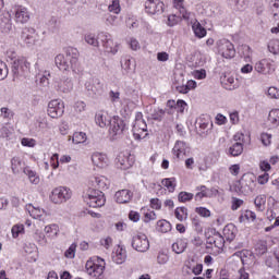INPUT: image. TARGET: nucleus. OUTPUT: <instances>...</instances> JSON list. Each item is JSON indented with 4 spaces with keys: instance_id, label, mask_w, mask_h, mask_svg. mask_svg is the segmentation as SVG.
I'll list each match as a JSON object with an SVG mask.
<instances>
[{
    "instance_id": "nucleus-1",
    "label": "nucleus",
    "mask_w": 279,
    "mask_h": 279,
    "mask_svg": "<svg viewBox=\"0 0 279 279\" xmlns=\"http://www.w3.org/2000/svg\"><path fill=\"white\" fill-rule=\"evenodd\" d=\"M54 64L60 71H77L80 66V51L77 48L69 47L64 54H58L54 58Z\"/></svg>"
},
{
    "instance_id": "nucleus-2",
    "label": "nucleus",
    "mask_w": 279,
    "mask_h": 279,
    "mask_svg": "<svg viewBox=\"0 0 279 279\" xmlns=\"http://www.w3.org/2000/svg\"><path fill=\"white\" fill-rule=\"evenodd\" d=\"M85 202L90 208H101V206L106 205V197L101 190L89 189L85 196Z\"/></svg>"
},
{
    "instance_id": "nucleus-3",
    "label": "nucleus",
    "mask_w": 279,
    "mask_h": 279,
    "mask_svg": "<svg viewBox=\"0 0 279 279\" xmlns=\"http://www.w3.org/2000/svg\"><path fill=\"white\" fill-rule=\"evenodd\" d=\"M12 74L13 80H16V77H27L29 74V62H27V59H15L12 62Z\"/></svg>"
},
{
    "instance_id": "nucleus-4",
    "label": "nucleus",
    "mask_w": 279,
    "mask_h": 279,
    "mask_svg": "<svg viewBox=\"0 0 279 279\" xmlns=\"http://www.w3.org/2000/svg\"><path fill=\"white\" fill-rule=\"evenodd\" d=\"M73 195L71 189L65 186H59L52 190L50 194V201L52 204H64V202H69Z\"/></svg>"
},
{
    "instance_id": "nucleus-5",
    "label": "nucleus",
    "mask_w": 279,
    "mask_h": 279,
    "mask_svg": "<svg viewBox=\"0 0 279 279\" xmlns=\"http://www.w3.org/2000/svg\"><path fill=\"white\" fill-rule=\"evenodd\" d=\"M85 267L89 276L99 278L106 269V262L101 257H96L94 260H87Z\"/></svg>"
},
{
    "instance_id": "nucleus-6",
    "label": "nucleus",
    "mask_w": 279,
    "mask_h": 279,
    "mask_svg": "<svg viewBox=\"0 0 279 279\" xmlns=\"http://www.w3.org/2000/svg\"><path fill=\"white\" fill-rule=\"evenodd\" d=\"M147 123L143 120V113H136L135 122L133 124V136L136 141L145 138L147 136ZM145 134V135H143Z\"/></svg>"
},
{
    "instance_id": "nucleus-7",
    "label": "nucleus",
    "mask_w": 279,
    "mask_h": 279,
    "mask_svg": "<svg viewBox=\"0 0 279 279\" xmlns=\"http://www.w3.org/2000/svg\"><path fill=\"white\" fill-rule=\"evenodd\" d=\"M98 40H100L105 51L114 56L119 52V44H114L112 36L108 33L98 34Z\"/></svg>"
},
{
    "instance_id": "nucleus-8",
    "label": "nucleus",
    "mask_w": 279,
    "mask_h": 279,
    "mask_svg": "<svg viewBox=\"0 0 279 279\" xmlns=\"http://www.w3.org/2000/svg\"><path fill=\"white\" fill-rule=\"evenodd\" d=\"M218 53L226 58L227 60L230 58H234L236 50L234 49V45L230 43L228 39H220L217 41Z\"/></svg>"
},
{
    "instance_id": "nucleus-9",
    "label": "nucleus",
    "mask_w": 279,
    "mask_h": 279,
    "mask_svg": "<svg viewBox=\"0 0 279 279\" xmlns=\"http://www.w3.org/2000/svg\"><path fill=\"white\" fill-rule=\"evenodd\" d=\"M85 90H87L88 95L92 97H99V95L104 93V84L99 78L89 77L85 82Z\"/></svg>"
},
{
    "instance_id": "nucleus-10",
    "label": "nucleus",
    "mask_w": 279,
    "mask_h": 279,
    "mask_svg": "<svg viewBox=\"0 0 279 279\" xmlns=\"http://www.w3.org/2000/svg\"><path fill=\"white\" fill-rule=\"evenodd\" d=\"M109 125H110L109 132L113 136H121V134H123V132L128 130V125L125 124V121H123V119H121L119 116H114L111 119Z\"/></svg>"
},
{
    "instance_id": "nucleus-11",
    "label": "nucleus",
    "mask_w": 279,
    "mask_h": 279,
    "mask_svg": "<svg viewBox=\"0 0 279 279\" xmlns=\"http://www.w3.org/2000/svg\"><path fill=\"white\" fill-rule=\"evenodd\" d=\"M88 186L95 191H106L110 186V180L104 175H93L88 180Z\"/></svg>"
},
{
    "instance_id": "nucleus-12",
    "label": "nucleus",
    "mask_w": 279,
    "mask_h": 279,
    "mask_svg": "<svg viewBox=\"0 0 279 279\" xmlns=\"http://www.w3.org/2000/svg\"><path fill=\"white\" fill-rule=\"evenodd\" d=\"M132 247L136 252H147L149 250V240L145 233H137L132 239Z\"/></svg>"
},
{
    "instance_id": "nucleus-13",
    "label": "nucleus",
    "mask_w": 279,
    "mask_h": 279,
    "mask_svg": "<svg viewBox=\"0 0 279 279\" xmlns=\"http://www.w3.org/2000/svg\"><path fill=\"white\" fill-rule=\"evenodd\" d=\"M48 114L51 119H59V117H62V114H64V102L59 99L51 100L48 104Z\"/></svg>"
},
{
    "instance_id": "nucleus-14",
    "label": "nucleus",
    "mask_w": 279,
    "mask_h": 279,
    "mask_svg": "<svg viewBox=\"0 0 279 279\" xmlns=\"http://www.w3.org/2000/svg\"><path fill=\"white\" fill-rule=\"evenodd\" d=\"M21 38L25 45L32 47L36 45V40H38V33L32 27H25L22 31Z\"/></svg>"
},
{
    "instance_id": "nucleus-15",
    "label": "nucleus",
    "mask_w": 279,
    "mask_h": 279,
    "mask_svg": "<svg viewBox=\"0 0 279 279\" xmlns=\"http://www.w3.org/2000/svg\"><path fill=\"white\" fill-rule=\"evenodd\" d=\"M145 10L147 14H162L165 12V3L160 0H147Z\"/></svg>"
},
{
    "instance_id": "nucleus-16",
    "label": "nucleus",
    "mask_w": 279,
    "mask_h": 279,
    "mask_svg": "<svg viewBox=\"0 0 279 279\" xmlns=\"http://www.w3.org/2000/svg\"><path fill=\"white\" fill-rule=\"evenodd\" d=\"M14 16L15 23H20L21 25H25V23L29 22V11L23 5L14 8Z\"/></svg>"
},
{
    "instance_id": "nucleus-17",
    "label": "nucleus",
    "mask_w": 279,
    "mask_h": 279,
    "mask_svg": "<svg viewBox=\"0 0 279 279\" xmlns=\"http://www.w3.org/2000/svg\"><path fill=\"white\" fill-rule=\"evenodd\" d=\"M54 88L58 93H71L73 90V81L71 78H57Z\"/></svg>"
},
{
    "instance_id": "nucleus-18",
    "label": "nucleus",
    "mask_w": 279,
    "mask_h": 279,
    "mask_svg": "<svg viewBox=\"0 0 279 279\" xmlns=\"http://www.w3.org/2000/svg\"><path fill=\"white\" fill-rule=\"evenodd\" d=\"M116 165L118 169L126 170L134 165V161L130 159L129 153H120L116 158Z\"/></svg>"
},
{
    "instance_id": "nucleus-19",
    "label": "nucleus",
    "mask_w": 279,
    "mask_h": 279,
    "mask_svg": "<svg viewBox=\"0 0 279 279\" xmlns=\"http://www.w3.org/2000/svg\"><path fill=\"white\" fill-rule=\"evenodd\" d=\"M198 123V131L201 132L202 136H208V132L213 130V121L210 120V117L206 116L203 118H199L197 120Z\"/></svg>"
},
{
    "instance_id": "nucleus-20",
    "label": "nucleus",
    "mask_w": 279,
    "mask_h": 279,
    "mask_svg": "<svg viewBox=\"0 0 279 279\" xmlns=\"http://www.w3.org/2000/svg\"><path fill=\"white\" fill-rule=\"evenodd\" d=\"M172 151L177 156V158H182V156H189L191 147H189V144H186V142L177 141L174 147L172 148Z\"/></svg>"
},
{
    "instance_id": "nucleus-21",
    "label": "nucleus",
    "mask_w": 279,
    "mask_h": 279,
    "mask_svg": "<svg viewBox=\"0 0 279 279\" xmlns=\"http://www.w3.org/2000/svg\"><path fill=\"white\" fill-rule=\"evenodd\" d=\"M0 32L2 34L12 32V15L8 12L0 15Z\"/></svg>"
},
{
    "instance_id": "nucleus-22",
    "label": "nucleus",
    "mask_w": 279,
    "mask_h": 279,
    "mask_svg": "<svg viewBox=\"0 0 279 279\" xmlns=\"http://www.w3.org/2000/svg\"><path fill=\"white\" fill-rule=\"evenodd\" d=\"M255 71L257 73H262L263 75H269V73L274 72V65L267 59H263L255 64Z\"/></svg>"
},
{
    "instance_id": "nucleus-23",
    "label": "nucleus",
    "mask_w": 279,
    "mask_h": 279,
    "mask_svg": "<svg viewBox=\"0 0 279 279\" xmlns=\"http://www.w3.org/2000/svg\"><path fill=\"white\" fill-rule=\"evenodd\" d=\"M134 197V193L130 190H120L116 193V202L118 204H130Z\"/></svg>"
},
{
    "instance_id": "nucleus-24",
    "label": "nucleus",
    "mask_w": 279,
    "mask_h": 279,
    "mask_svg": "<svg viewBox=\"0 0 279 279\" xmlns=\"http://www.w3.org/2000/svg\"><path fill=\"white\" fill-rule=\"evenodd\" d=\"M92 161L96 167L104 169V167L108 166V156L102 153H94L92 155Z\"/></svg>"
},
{
    "instance_id": "nucleus-25",
    "label": "nucleus",
    "mask_w": 279,
    "mask_h": 279,
    "mask_svg": "<svg viewBox=\"0 0 279 279\" xmlns=\"http://www.w3.org/2000/svg\"><path fill=\"white\" fill-rule=\"evenodd\" d=\"M95 121L99 128H106V125H110V117L106 111H98L95 116Z\"/></svg>"
},
{
    "instance_id": "nucleus-26",
    "label": "nucleus",
    "mask_w": 279,
    "mask_h": 279,
    "mask_svg": "<svg viewBox=\"0 0 279 279\" xmlns=\"http://www.w3.org/2000/svg\"><path fill=\"white\" fill-rule=\"evenodd\" d=\"M223 239L226 241H228L229 243H232V241H234L235 236H236V228L234 227V225H227L223 228Z\"/></svg>"
},
{
    "instance_id": "nucleus-27",
    "label": "nucleus",
    "mask_w": 279,
    "mask_h": 279,
    "mask_svg": "<svg viewBox=\"0 0 279 279\" xmlns=\"http://www.w3.org/2000/svg\"><path fill=\"white\" fill-rule=\"evenodd\" d=\"M26 210L29 213V215H31V217H33V219H43L44 215H47V216L51 215L50 213H47V210L36 208L33 205L26 206Z\"/></svg>"
},
{
    "instance_id": "nucleus-28",
    "label": "nucleus",
    "mask_w": 279,
    "mask_h": 279,
    "mask_svg": "<svg viewBox=\"0 0 279 279\" xmlns=\"http://www.w3.org/2000/svg\"><path fill=\"white\" fill-rule=\"evenodd\" d=\"M189 243L184 239H178L173 244H172V252L174 254H184Z\"/></svg>"
},
{
    "instance_id": "nucleus-29",
    "label": "nucleus",
    "mask_w": 279,
    "mask_h": 279,
    "mask_svg": "<svg viewBox=\"0 0 279 279\" xmlns=\"http://www.w3.org/2000/svg\"><path fill=\"white\" fill-rule=\"evenodd\" d=\"M125 258H128V255L125 254V250L123 248L117 250L116 253L112 255V260L117 265H123V263H125Z\"/></svg>"
},
{
    "instance_id": "nucleus-30",
    "label": "nucleus",
    "mask_w": 279,
    "mask_h": 279,
    "mask_svg": "<svg viewBox=\"0 0 279 279\" xmlns=\"http://www.w3.org/2000/svg\"><path fill=\"white\" fill-rule=\"evenodd\" d=\"M230 156L236 157L241 156L243 154V143L235 142L230 148H229Z\"/></svg>"
},
{
    "instance_id": "nucleus-31",
    "label": "nucleus",
    "mask_w": 279,
    "mask_h": 279,
    "mask_svg": "<svg viewBox=\"0 0 279 279\" xmlns=\"http://www.w3.org/2000/svg\"><path fill=\"white\" fill-rule=\"evenodd\" d=\"M11 169L15 175L19 174L20 171H23V162L21 161V158L13 157L11 159Z\"/></svg>"
},
{
    "instance_id": "nucleus-32",
    "label": "nucleus",
    "mask_w": 279,
    "mask_h": 279,
    "mask_svg": "<svg viewBox=\"0 0 279 279\" xmlns=\"http://www.w3.org/2000/svg\"><path fill=\"white\" fill-rule=\"evenodd\" d=\"M23 173L28 177L31 184L40 183V178L36 175V172H34V170H31L29 168H24Z\"/></svg>"
},
{
    "instance_id": "nucleus-33",
    "label": "nucleus",
    "mask_w": 279,
    "mask_h": 279,
    "mask_svg": "<svg viewBox=\"0 0 279 279\" xmlns=\"http://www.w3.org/2000/svg\"><path fill=\"white\" fill-rule=\"evenodd\" d=\"M157 230L163 234H166V232H171V222L167 220H159L157 222Z\"/></svg>"
},
{
    "instance_id": "nucleus-34",
    "label": "nucleus",
    "mask_w": 279,
    "mask_h": 279,
    "mask_svg": "<svg viewBox=\"0 0 279 279\" xmlns=\"http://www.w3.org/2000/svg\"><path fill=\"white\" fill-rule=\"evenodd\" d=\"M254 204L257 210H259V213H263V210H265V204H267V197L265 195H258L254 199Z\"/></svg>"
},
{
    "instance_id": "nucleus-35",
    "label": "nucleus",
    "mask_w": 279,
    "mask_h": 279,
    "mask_svg": "<svg viewBox=\"0 0 279 279\" xmlns=\"http://www.w3.org/2000/svg\"><path fill=\"white\" fill-rule=\"evenodd\" d=\"M255 254L257 256H263L264 254H267V242L266 241H258L255 244Z\"/></svg>"
},
{
    "instance_id": "nucleus-36",
    "label": "nucleus",
    "mask_w": 279,
    "mask_h": 279,
    "mask_svg": "<svg viewBox=\"0 0 279 279\" xmlns=\"http://www.w3.org/2000/svg\"><path fill=\"white\" fill-rule=\"evenodd\" d=\"M192 28L197 38H204L206 36V28L199 22L194 23Z\"/></svg>"
},
{
    "instance_id": "nucleus-37",
    "label": "nucleus",
    "mask_w": 279,
    "mask_h": 279,
    "mask_svg": "<svg viewBox=\"0 0 279 279\" xmlns=\"http://www.w3.org/2000/svg\"><path fill=\"white\" fill-rule=\"evenodd\" d=\"M268 121L275 126L279 125V109H272L268 114Z\"/></svg>"
},
{
    "instance_id": "nucleus-38",
    "label": "nucleus",
    "mask_w": 279,
    "mask_h": 279,
    "mask_svg": "<svg viewBox=\"0 0 279 279\" xmlns=\"http://www.w3.org/2000/svg\"><path fill=\"white\" fill-rule=\"evenodd\" d=\"M215 247H217L218 250H223V247L226 246V238H223V235H221V233L219 232H215Z\"/></svg>"
},
{
    "instance_id": "nucleus-39",
    "label": "nucleus",
    "mask_w": 279,
    "mask_h": 279,
    "mask_svg": "<svg viewBox=\"0 0 279 279\" xmlns=\"http://www.w3.org/2000/svg\"><path fill=\"white\" fill-rule=\"evenodd\" d=\"M46 234H49L52 238L58 236V233L60 232V227L56 223L49 225L45 227Z\"/></svg>"
},
{
    "instance_id": "nucleus-40",
    "label": "nucleus",
    "mask_w": 279,
    "mask_h": 279,
    "mask_svg": "<svg viewBox=\"0 0 279 279\" xmlns=\"http://www.w3.org/2000/svg\"><path fill=\"white\" fill-rule=\"evenodd\" d=\"M174 215H175L177 219H179V221H184V219H186V217H189V209H186V207H178L174 210Z\"/></svg>"
},
{
    "instance_id": "nucleus-41",
    "label": "nucleus",
    "mask_w": 279,
    "mask_h": 279,
    "mask_svg": "<svg viewBox=\"0 0 279 279\" xmlns=\"http://www.w3.org/2000/svg\"><path fill=\"white\" fill-rule=\"evenodd\" d=\"M72 142L74 145H80L81 143H86V133L75 132L72 136Z\"/></svg>"
},
{
    "instance_id": "nucleus-42",
    "label": "nucleus",
    "mask_w": 279,
    "mask_h": 279,
    "mask_svg": "<svg viewBox=\"0 0 279 279\" xmlns=\"http://www.w3.org/2000/svg\"><path fill=\"white\" fill-rule=\"evenodd\" d=\"M161 184H163L170 193H173V191H175V178L163 179L161 181Z\"/></svg>"
},
{
    "instance_id": "nucleus-43",
    "label": "nucleus",
    "mask_w": 279,
    "mask_h": 279,
    "mask_svg": "<svg viewBox=\"0 0 279 279\" xmlns=\"http://www.w3.org/2000/svg\"><path fill=\"white\" fill-rule=\"evenodd\" d=\"M268 51L274 53V56H278L279 53V40L272 39L268 43Z\"/></svg>"
},
{
    "instance_id": "nucleus-44",
    "label": "nucleus",
    "mask_w": 279,
    "mask_h": 279,
    "mask_svg": "<svg viewBox=\"0 0 279 279\" xmlns=\"http://www.w3.org/2000/svg\"><path fill=\"white\" fill-rule=\"evenodd\" d=\"M193 197H194L193 193L180 192L178 196V201L184 204L186 202H191Z\"/></svg>"
},
{
    "instance_id": "nucleus-45",
    "label": "nucleus",
    "mask_w": 279,
    "mask_h": 279,
    "mask_svg": "<svg viewBox=\"0 0 279 279\" xmlns=\"http://www.w3.org/2000/svg\"><path fill=\"white\" fill-rule=\"evenodd\" d=\"M165 113V109H157L150 114V119H153V121H162Z\"/></svg>"
},
{
    "instance_id": "nucleus-46",
    "label": "nucleus",
    "mask_w": 279,
    "mask_h": 279,
    "mask_svg": "<svg viewBox=\"0 0 279 279\" xmlns=\"http://www.w3.org/2000/svg\"><path fill=\"white\" fill-rule=\"evenodd\" d=\"M85 43H87V45H92V47H99V39H96L93 34L85 35Z\"/></svg>"
},
{
    "instance_id": "nucleus-47",
    "label": "nucleus",
    "mask_w": 279,
    "mask_h": 279,
    "mask_svg": "<svg viewBox=\"0 0 279 279\" xmlns=\"http://www.w3.org/2000/svg\"><path fill=\"white\" fill-rule=\"evenodd\" d=\"M109 12H113V14H119L121 12V3L119 0H113L109 5Z\"/></svg>"
},
{
    "instance_id": "nucleus-48",
    "label": "nucleus",
    "mask_w": 279,
    "mask_h": 279,
    "mask_svg": "<svg viewBox=\"0 0 279 279\" xmlns=\"http://www.w3.org/2000/svg\"><path fill=\"white\" fill-rule=\"evenodd\" d=\"M270 5V10L274 14V19H276L277 16H279V0H272L269 2Z\"/></svg>"
},
{
    "instance_id": "nucleus-49",
    "label": "nucleus",
    "mask_w": 279,
    "mask_h": 279,
    "mask_svg": "<svg viewBox=\"0 0 279 279\" xmlns=\"http://www.w3.org/2000/svg\"><path fill=\"white\" fill-rule=\"evenodd\" d=\"M23 230H25L23 225L13 226L12 229H11L13 239H17V236L21 234V232H23Z\"/></svg>"
},
{
    "instance_id": "nucleus-50",
    "label": "nucleus",
    "mask_w": 279,
    "mask_h": 279,
    "mask_svg": "<svg viewBox=\"0 0 279 279\" xmlns=\"http://www.w3.org/2000/svg\"><path fill=\"white\" fill-rule=\"evenodd\" d=\"M8 77V65L5 62L0 61V81L5 80Z\"/></svg>"
},
{
    "instance_id": "nucleus-51",
    "label": "nucleus",
    "mask_w": 279,
    "mask_h": 279,
    "mask_svg": "<svg viewBox=\"0 0 279 279\" xmlns=\"http://www.w3.org/2000/svg\"><path fill=\"white\" fill-rule=\"evenodd\" d=\"M76 247H77L76 244H71L70 247L64 253L65 258H75Z\"/></svg>"
},
{
    "instance_id": "nucleus-52",
    "label": "nucleus",
    "mask_w": 279,
    "mask_h": 279,
    "mask_svg": "<svg viewBox=\"0 0 279 279\" xmlns=\"http://www.w3.org/2000/svg\"><path fill=\"white\" fill-rule=\"evenodd\" d=\"M240 206H243V199L233 197L231 201V210H239Z\"/></svg>"
},
{
    "instance_id": "nucleus-53",
    "label": "nucleus",
    "mask_w": 279,
    "mask_h": 279,
    "mask_svg": "<svg viewBox=\"0 0 279 279\" xmlns=\"http://www.w3.org/2000/svg\"><path fill=\"white\" fill-rule=\"evenodd\" d=\"M109 98H110L111 104H117V101H119L121 99V93L110 90Z\"/></svg>"
},
{
    "instance_id": "nucleus-54",
    "label": "nucleus",
    "mask_w": 279,
    "mask_h": 279,
    "mask_svg": "<svg viewBox=\"0 0 279 279\" xmlns=\"http://www.w3.org/2000/svg\"><path fill=\"white\" fill-rule=\"evenodd\" d=\"M195 213L201 217H210V211L206 207H196Z\"/></svg>"
},
{
    "instance_id": "nucleus-55",
    "label": "nucleus",
    "mask_w": 279,
    "mask_h": 279,
    "mask_svg": "<svg viewBox=\"0 0 279 279\" xmlns=\"http://www.w3.org/2000/svg\"><path fill=\"white\" fill-rule=\"evenodd\" d=\"M226 86H227L226 88L228 90H234V89L239 88V85L234 84V77H232V76L227 78Z\"/></svg>"
},
{
    "instance_id": "nucleus-56",
    "label": "nucleus",
    "mask_w": 279,
    "mask_h": 279,
    "mask_svg": "<svg viewBox=\"0 0 279 279\" xmlns=\"http://www.w3.org/2000/svg\"><path fill=\"white\" fill-rule=\"evenodd\" d=\"M168 262H169V255L165 253H159V255L157 256V263L159 265H167Z\"/></svg>"
},
{
    "instance_id": "nucleus-57",
    "label": "nucleus",
    "mask_w": 279,
    "mask_h": 279,
    "mask_svg": "<svg viewBox=\"0 0 279 279\" xmlns=\"http://www.w3.org/2000/svg\"><path fill=\"white\" fill-rule=\"evenodd\" d=\"M268 97L270 99H279V89L276 87L268 88Z\"/></svg>"
},
{
    "instance_id": "nucleus-58",
    "label": "nucleus",
    "mask_w": 279,
    "mask_h": 279,
    "mask_svg": "<svg viewBox=\"0 0 279 279\" xmlns=\"http://www.w3.org/2000/svg\"><path fill=\"white\" fill-rule=\"evenodd\" d=\"M58 158V154H53L50 158V165L53 169H58V167H60V160Z\"/></svg>"
},
{
    "instance_id": "nucleus-59",
    "label": "nucleus",
    "mask_w": 279,
    "mask_h": 279,
    "mask_svg": "<svg viewBox=\"0 0 279 279\" xmlns=\"http://www.w3.org/2000/svg\"><path fill=\"white\" fill-rule=\"evenodd\" d=\"M150 206L155 210H160V208H162V203L160 202L159 198H151L150 199Z\"/></svg>"
},
{
    "instance_id": "nucleus-60",
    "label": "nucleus",
    "mask_w": 279,
    "mask_h": 279,
    "mask_svg": "<svg viewBox=\"0 0 279 279\" xmlns=\"http://www.w3.org/2000/svg\"><path fill=\"white\" fill-rule=\"evenodd\" d=\"M35 239L39 245H47V238H45V233H35Z\"/></svg>"
},
{
    "instance_id": "nucleus-61",
    "label": "nucleus",
    "mask_w": 279,
    "mask_h": 279,
    "mask_svg": "<svg viewBox=\"0 0 279 279\" xmlns=\"http://www.w3.org/2000/svg\"><path fill=\"white\" fill-rule=\"evenodd\" d=\"M131 64H132V61H130V59H128V58H124V59L121 61V68H122L123 71H125L126 73L130 71Z\"/></svg>"
},
{
    "instance_id": "nucleus-62",
    "label": "nucleus",
    "mask_w": 279,
    "mask_h": 279,
    "mask_svg": "<svg viewBox=\"0 0 279 279\" xmlns=\"http://www.w3.org/2000/svg\"><path fill=\"white\" fill-rule=\"evenodd\" d=\"M232 189H233V191H234L235 193H239V194L243 193V181H236V182L233 184Z\"/></svg>"
},
{
    "instance_id": "nucleus-63",
    "label": "nucleus",
    "mask_w": 279,
    "mask_h": 279,
    "mask_svg": "<svg viewBox=\"0 0 279 279\" xmlns=\"http://www.w3.org/2000/svg\"><path fill=\"white\" fill-rule=\"evenodd\" d=\"M262 143L263 145H270L271 144V134L263 133L262 134Z\"/></svg>"
},
{
    "instance_id": "nucleus-64",
    "label": "nucleus",
    "mask_w": 279,
    "mask_h": 279,
    "mask_svg": "<svg viewBox=\"0 0 279 279\" xmlns=\"http://www.w3.org/2000/svg\"><path fill=\"white\" fill-rule=\"evenodd\" d=\"M186 101H184V100H178L177 101V110L179 111V112H184V110L186 109Z\"/></svg>"
}]
</instances>
